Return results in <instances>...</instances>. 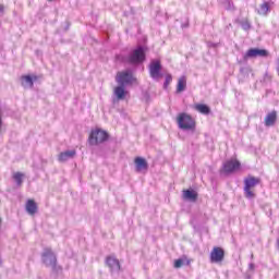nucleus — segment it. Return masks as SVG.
<instances>
[{
    "label": "nucleus",
    "instance_id": "9b49d317",
    "mask_svg": "<svg viewBox=\"0 0 279 279\" xmlns=\"http://www.w3.org/2000/svg\"><path fill=\"white\" fill-rule=\"evenodd\" d=\"M106 265L111 271H121V263L114 256H108L106 258Z\"/></svg>",
    "mask_w": 279,
    "mask_h": 279
},
{
    "label": "nucleus",
    "instance_id": "4be33fe9",
    "mask_svg": "<svg viewBox=\"0 0 279 279\" xmlns=\"http://www.w3.org/2000/svg\"><path fill=\"white\" fill-rule=\"evenodd\" d=\"M197 112H201V114H209L210 108L208 106H196Z\"/></svg>",
    "mask_w": 279,
    "mask_h": 279
},
{
    "label": "nucleus",
    "instance_id": "ddd939ff",
    "mask_svg": "<svg viewBox=\"0 0 279 279\" xmlns=\"http://www.w3.org/2000/svg\"><path fill=\"white\" fill-rule=\"evenodd\" d=\"M276 121H278V113L276 111L269 112L264 119L266 128L276 125Z\"/></svg>",
    "mask_w": 279,
    "mask_h": 279
},
{
    "label": "nucleus",
    "instance_id": "a878e982",
    "mask_svg": "<svg viewBox=\"0 0 279 279\" xmlns=\"http://www.w3.org/2000/svg\"><path fill=\"white\" fill-rule=\"evenodd\" d=\"M227 3H228L227 10H233L234 9V4L230 0H227Z\"/></svg>",
    "mask_w": 279,
    "mask_h": 279
},
{
    "label": "nucleus",
    "instance_id": "2eb2a0df",
    "mask_svg": "<svg viewBox=\"0 0 279 279\" xmlns=\"http://www.w3.org/2000/svg\"><path fill=\"white\" fill-rule=\"evenodd\" d=\"M136 171H147L149 165L147 163V160L143 157H136L134 159Z\"/></svg>",
    "mask_w": 279,
    "mask_h": 279
},
{
    "label": "nucleus",
    "instance_id": "0eeeda50",
    "mask_svg": "<svg viewBox=\"0 0 279 279\" xmlns=\"http://www.w3.org/2000/svg\"><path fill=\"white\" fill-rule=\"evenodd\" d=\"M117 82L120 86H130V84L136 82V78L132 74V70H126L117 74Z\"/></svg>",
    "mask_w": 279,
    "mask_h": 279
},
{
    "label": "nucleus",
    "instance_id": "9d476101",
    "mask_svg": "<svg viewBox=\"0 0 279 279\" xmlns=\"http://www.w3.org/2000/svg\"><path fill=\"white\" fill-rule=\"evenodd\" d=\"M272 8L274 1H264L257 9V14H259V16H269V13L271 12Z\"/></svg>",
    "mask_w": 279,
    "mask_h": 279
},
{
    "label": "nucleus",
    "instance_id": "412c9836",
    "mask_svg": "<svg viewBox=\"0 0 279 279\" xmlns=\"http://www.w3.org/2000/svg\"><path fill=\"white\" fill-rule=\"evenodd\" d=\"M114 95L118 99H123L125 97V87L123 85L116 87Z\"/></svg>",
    "mask_w": 279,
    "mask_h": 279
},
{
    "label": "nucleus",
    "instance_id": "f257e3e1",
    "mask_svg": "<svg viewBox=\"0 0 279 279\" xmlns=\"http://www.w3.org/2000/svg\"><path fill=\"white\" fill-rule=\"evenodd\" d=\"M177 123L179 130H184L185 132H195L197 128V122L189 113H179L177 116Z\"/></svg>",
    "mask_w": 279,
    "mask_h": 279
},
{
    "label": "nucleus",
    "instance_id": "a211bd4d",
    "mask_svg": "<svg viewBox=\"0 0 279 279\" xmlns=\"http://www.w3.org/2000/svg\"><path fill=\"white\" fill-rule=\"evenodd\" d=\"M197 192L194 190H184L183 199H190V202H197Z\"/></svg>",
    "mask_w": 279,
    "mask_h": 279
},
{
    "label": "nucleus",
    "instance_id": "f8f14e48",
    "mask_svg": "<svg viewBox=\"0 0 279 279\" xmlns=\"http://www.w3.org/2000/svg\"><path fill=\"white\" fill-rule=\"evenodd\" d=\"M43 258H44V263L54 267L57 259H56V255L53 254L51 248L45 250V252L43 254Z\"/></svg>",
    "mask_w": 279,
    "mask_h": 279
},
{
    "label": "nucleus",
    "instance_id": "20e7f679",
    "mask_svg": "<svg viewBox=\"0 0 279 279\" xmlns=\"http://www.w3.org/2000/svg\"><path fill=\"white\" fill-rule=\"evenodd\" d=\"M148 71L154 82H160V78L162 77V64L160 63V60H151L148 65Z\"/></svg>",
    "mask_w": 279,
    "mask_h": 279
},
{
    "label": "nucleus",
    "instance_id": "1a4fd4ad",
    "mask_svg": "<svg viewBox=\"0 0 279 279\" xmlns=\"http://www.w3.org/2000/svg\"><path fill=\"white\" fill-rule=\"evenodd\" d=\"M268 53L265 49L251 48L246 51L243 59L250 60V58H267Z\"/></svg>",
    "mask_w": 279,
    "mask_h": 279
},
{
    "label": "nucleus",
    "instance_id": "f03ea898",
    "mask_svg": "<svg viewBox=\"0 0 279 279\" xmlns=\"http://www.w3.org/2000/svg\"><path fill=\"white\" fill-rule=\"evenodd\" d=\"M110 135L108 132L101 130V129H94L90 131V134L88 136V143L89 145H101V143H106Z\"/></svg>",
    "mask_w": 279,
    "mask_h": 279
},
{
    "label": "nucleus",
    "instance_id": "aec40b11",
    "mask_svg": "<svg viewBox=\"0 0 279 279\" xmlns=\"http://www.w3.org/2000/svg\"><path fill=\"white\" fill-rule=\"evenodd\" d=\"M184 264L191 265V260H189V258H186V256L175 259L174 260V269H180V267H182Z\"/></svg>",
    "mask_w": 279,
    "mask_h": 279
},
{
    "label": "nucleus",
    "instance_id": "7ed1b4c3",
    "mask_svg": "<svg viewBox=\"0 0 279 279\" xmlns=\"http://www.w3.org/2000/svg\"><path fill=\"white\" fill-rule=\"evenodd\" d=\"M241 169V161L236 158H231L223 162L220 173L225 175H230Z\"/></svg>",
    "mask_w": 279,
    "mask_h": 279
},
{
    "label": "nucleus",
    "instance_id": "cd10ccee",
    "mask_svg": "<svg viewBox=\"0 0 279 279\" xmlns=\"http://www.w3.org/2000/svg\"><path fill=\"white\" fill-rule=\"evenodd\" d=\"M209 47H217V44H209Z\"/></svg>",
    "mask_w": 279,
    "mask_h": 279
},
{
    "label": "nucleus",
    "instance_id": "4468645a",
    "mask_svg": "<svg viewBox=\"0 0 279 279\" xmlns=\"http://www.w3.org/2000/svg\"><path fill=\"white\" fill-rule=\"evenodd\" d=\"M25 208H26V213L31 216H34L36 215V213H38V204H36V201L32 198H29L26 202Z\"/></svg>",
    "mask_w": 279,
    "mask_h": 279
},
{
    "label": "nucleus",
    "instance_id": "423d86ee",
    "mask_svg": "<svg viewBox=\"0 0 279 279\" xmlns=\"http://www.w3.org/2000/svg\"><path fill=\"white\" fill-rule=\"evenodd\" d=\"M259 182H260V179L253 175H248L246 179H244L245 197H247L248 199H252L256 196V194H254L252 189H254V186H257Z\"/></svg>",
    "mask_w": 279,
    "mask_h": 279
},
{
    "label": "nucleus",
    "instance_id": "dca6fc26",
    "mask_svg": "<svg viewBox=\"0 0 279 279\" xmlns=\"http://www.w3.org/2000/svg\"><path fill=\"white\" fill-rule=\"evenodd\" d=\"M36 76L25 75L21 77V84L23 88H33Z\"/></svg>",
    "mask_w": 279,
    "mask_h": 279
},
{
    "label": "nucleus",
    "instance_id": "393cba45",
    "mask_svg": "<svg viewBox=\"0 0 279 279\" xmlns=\"http://www.w3.org/2000/svg\"><path fill=\"white\" fill-rule=\"evenodd\" d=\"M241 26H242V29H244L245 32H247V29L252 27V25L247 21L242 22Z\"/></svg>",
    "mask_w": 279,
    "mask_h": 279
},
{
    "label": "nucleus",
    "instance_id": "5701e85b",
    "mask_svg": "<svg viewBox=\"0 0 279 279\" xmlns=\"http://www.w3.org/2000/svg\"><path fill=\"white\" fill-rule=\"evenodd\" d=\"M23 173L21 172H15L13 174V180H15V182L19 184V186H21V184H23Z\"/></svg>",
    "mask_w": 279,
    "mask_h": 279
},
{
    "label": "nucleus",
    "instance_id": "b1692460",
    "mask_svg": "<svg viewBox=\"0 0 279 279\" xmlns=\"http://www.w3.org/2000/svg\"><path fill=\"white\" fill-rule=\"evenodd\" d=\"M171 80H173V77L171 76V74H168L166 76V81L163 83V88H167L169 86V84H171Z\"/></svg>",
    "mask_w": 279,
    "mask_h": 279
},
{
    "label": "nucleus",
    "instance_id": "c85d7f7f",
    "mask_svg": "<svg viewBox=\"0 0 279 279\" xmlns=\"http://www.w3.org/2000/svg\"><path fill=\"white\" fill-rule=\"evenodd\" d=\"M196 106H205L204 104H197Z\"/></svg>",
    "mask_w": 279,
    "mask_h": 279
},
{
    "label": "nucleus",
    "instance_id": "f3484780",
    "mask_svg": "<svg viewBox=\"0 0 279 279\" xmlns=\"http://www.w3.org/2000/svg\"><path fill=\"white\" fill-rule=\"evenodd\" d=\"M76 151L75 150H65L63 153L59 154V162H66V160H69V158H75L76 156Z\"/></svg>",
    "mask_w": 279,
    "mask_h": 279
},
{
    "label": "nucleus",
    "instance_id": "bb28decb",
    "mask_svg": "<svg viewBox=\"0 0 279 279\" xmlns=\"http://www.w3.org/2000/svg\"><path fill=\"white\" fill-rule=\"evenodd\" d=\"M4 10L5 8L3 7V4H0V16H3Z\"/></svg>",
    "mask_w": 279,
    "mask_h": 279
},
{
    "label": "nucleus",
    "instance_id": "c756f323",
    "mask_svg": "<svg viewBox=\"0 0 279 279\" xmlns=\"http://www.w3.org/2000/svg\"><path fill=\"white\" fill-rule=\"evenodd\" d=\"M268 80H271V76H270V75H268Z\"/></svg>",
    "mask_w": 279,
    "mask_h": 279
},
{
    "label": "nucleus",
    "instance_id": "6ab92c4d",
    "mask_svg": "<svg viewBox=\"0 0 279 279\" xmlns=\"http://www.w3.org/2000/svg\"><path fill=\"white\" fill-rule=\"evenodd\" d=\"M186 89V76H181L178 81L177 93H182Z\"/></svg>",
    "mask_w": 279,
    "mask_h": 279
},
{
    "label": "nucleus",
    "instance_id": "6e6552de",
    "mask_svg": "<svg viewBox=\"0 0 279 279\" xmlns=\"http://www.w3.org/2000/svg\"><path fill=\"white\" fill-rule=\"evenodd\" d=\"M226 258V251H223V248H221L220 246H215L210 254H209V260L210 263H223Z\"/></svg>",
    "mask_w": 279,
    "mask_h": 279
},
{
    "label": "nucleus",
    "instance_id": "39448f33",
    "mask_svg": "<svg viewBox=\"0 0 279 279\" xmlns=\"http://www.w3.org/2000/svg\"><path fill=\"white\" fill-rule=\"evenodd\" d=\"M128 62L130 64H143L145 62V48L138 46L128 57Z\"/></svg>",
    "mask_w": 279,
    "mask_h": 279
}]
</instances>
